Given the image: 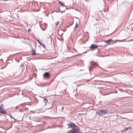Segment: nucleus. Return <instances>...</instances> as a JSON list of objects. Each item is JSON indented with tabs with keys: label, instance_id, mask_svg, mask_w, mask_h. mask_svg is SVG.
Here are the masks:
<instances>
[{
	"label": "nucleus",
	"instance_id": "nucleus-6",
	"mask_svg": "<svg viewBox=\"0 0 133 133\" xmlns=\"http://www.w3.org/2000/svg\"><path fill=\"white\" fill-rule=\"evenodd\" d=\"M112 41V39H110L107 41H105L104 42L105 43H108L109 44H110V43Z\"/></svg>",
	"mask_w": 133,
	"mask_h": 133
},
{
	"label": "nucleus",
	"instance_id": "nucleus-14",
	"mask_svg": "<svg viewBox=\"0 0 133 133\" xmlns=\"http://www.w3.org/2000/svg\"><path fill=\"white\" fill-rule=\"evenodd\" d=\"M37 41L40 44L41 43V42H40V41H39L38 39H37Z\"/></svg>",
	"mask_w": 133,
	"mask_h": 133
},
{
	"label": "nucleus",
	"instance_id": "nucleus-16",
	"mask_svg": "<svg viewBox=\"0 0 133 133\" xmlns=\"http://www.w3.org/2000/svg\"><path fill=\"white\" fill-rule=\"evenodd\" d=\"M128 128V129H132V128L131 127H128V128Z\"/></svg>",
	"mask_w": 133,
	"mask_h": 133
},
{
	"label": "nucleus",
	"instance_id": "nucleus-20",
	"mask_svg": "<svg viewBox=\"0 0 133 133\" xmlns=\"http://www.w3.org/2000/svg\"><path fill=\"white\" fill-rule=\"evenodd\" d=\"M11 118H12V117H11Z\"/></svg>",
	"mask_w": 133,
	"mask_h": 133
},
{
	"label": "nucleus",
	"instance_id": "nucleus-5",
	"mask_svg": "<svg viewBox=\"0 0 133 133\" xmlns=\"http://www.w3.org/2000/svg\"><path fill=\"white\" fill-rule=\"evenodd\" d=\"M49 75L48 72H46L44 74V76L45 77H48L49 76Z\"/></svg>",
	"mask_w": 133,
	"mask_h": 133
},
{
	"label": "nucleus",
	"instance_id": "nucleus-10",
	"mask_svg": "<svg viewBox=\"0 0 133 133\" xmlns=\"http://www.w3.org/2000/svg\"><path fill=\"white\" fill-rule=\"evenodd\" d=\"M32 52L33 53V54H32V55H36V52H35V51H34L32 50Z\"/></svg>",
	"mask_w": 133,
	"mask_h": 133
},
{
	"label": "nucleus",
	"instance_id": "nucleus-4",
	"mask_svg": "<svg viewBox=\"0 0 133 133\" xmlns=\"http://www.w3.org/2000/svg\"><path fill=\"white\" fill-rule=\"evenodd\" d=\"M69 128H71L72 127H75V125L73 123H70V124L68 125Z\"/></svg>",
	"mask_w": 133,
	"mask_h": 133
},
{
	"label": "nucleus",
	"instance_id": "nucleus-15",
	"mask_svg": "<svg viewBox=\"0 0 133 133\" xmlns=\"http://www.w3.org/2000/svg\"><path fill=\"white\" fill-rule=\"evenodd\" d=\"M128 130V128H125V129H124L123 130V131H127V130Z\"/></svg>",
	"mask_w": 133,
	"mask_h": 133
},
{
	"label": "nucleus",
	"instance_id": "nucleus-3",
	"mask_svg": "<svg viewBox=\"0 0 133 133\" xmlns=\"http://www.w3.org/2000/svg\"><path fill=\"white\" fill-rule=\"evenodd\" d=\"M90 48H92V49H96L98 48V46L97 45H95V44H92L90 47Z\"/></svg>",
	"mask_w": 133,
	"mask_h": 133
},
{
	"label": "nucleus",
	"instance_id": "nucleus-12",
	"mask_svg": "<svg viewBox=\"0 0 133 133\" xmlns=\"http://www.w3.org/2000/svg\"><path fill=\"white\" fill-rule=\"evenodd\" d=\"M60 4L62 6H64V4H63V3L61 2H60Z\"/></svg>",
	"mask_w": 133,
	"mask_h": 133
},
{
	"label": "nucleus",
	"instance_id": "nucleus-11",
	"mask_svg": "<svg viewBox=\"0 0 133 133\" xmlns=\"http://www.w3.org/2000/svg\"><path fill=\"white\" fill-rule=\"evenodd\" d=\"M59 23V22L58 21H57L55 23V24L56 25H57Z\"/></svg>",
	"mask_w": 133,
	"mask_h": 133
},
{
	"label": "nucleus",
	"instance_id": "nucleus-13",
	"mask_svg": "<svg viewBox=\"0 0 133 133\" xmlns=\"http://www.w3.org/2000/svg\"><path fill=\"white\" fill-rule=\"evenodd\" d=\"M40 44L44 47V45H45L42 43L41 42V43H40Z\"/></svg>",
	"mask_w": 133,
	"mask_h": 133
},
{
	"label": "nucleus",
	"instance_id": "nucleus-18",
	"mask_svg": "<svg viewBox=\"0 0 133 133\" xmlns=\"http://www.w3.org/2000/svg\"><path fill=\"white\" fill-rule=\"evenodd\" d=\"M30 30H31L30 29H29L28 30V32L30 31Z\"/></svg>",
	"mask_w": 133,
	"mask_h": 133
},
{
	"label": "nucleus",
	"instance_id": "nucleus-8",
	"mask_svg": "<svg viewBox=\"0 0 133 133\" xmlns=\"http://www.w3.org/2000/svg\"><path fill=\"white\" fill-rule=\"evenodd\" d=\"M73 133H81V132L77 131H74Z\"/></svg>",
	"mask_w": 133,
	"mask_h": 133
},
{
	"label": "nucleus",
	"instance_id": "nucleus-19",
	"mask_svg": "<svg viewBox=\"0 0 133 133\" xmlns=\"http://www.w3.org/2000/svg\"><path fill=\"white\" fill-rule=\"evenodd\" d=\"M50 108H48V109H49Z\"/></svg>",
	"mask_w": 133,
	"mask_h": 133
},
{
	"label": "nucleus",
	"instance_id": "nucleus-9",
	"mask_svg": "<svg viewBox=\"0 0 133 133\" xmlns=\"http://www.w3.org/2000/svg\"><path fill=\"white\" fill-rule=\"evenodd\" d=\"M73 130H70L68 131V133H73Z\"/></svg>",
	"mask_w": 133,
	"mask_h": 133
},
{
	"label": "nucleus",
	"instance_id": "nucleus-2",
	"mask_svg": "<svg viewBox=\"0 0 133 133\" xmlns=\"http://www.w3.org/2000/svg\"><path fill=\"white\" fill-rule=\"evenodd\" d=\"M0 112L2 114H4L6 113L5 111L3 110V105L2 104L0 107Z\"/></svg>",
	"mask_w": 133,
	"mask_h": 133
},
{
	"label": "nucleus",
	"instance_id": "nucleus-17",
	"mask_svg": "<svg viewBox=\"0 0 133 133\" xmlns=\"http://www.w3.org/2000/svg\"><path fill=\"white\" fill-rule=\"evenodd\" d=\"M78 25H77V23H76V27H77V26H78Z\"/></svg>",
	"mask_w": 133,
	"mask_h": 133
},
{
	"label": "nucleus",
	"instance_id": "nucleus-1",
	"mask_svg": "<svg viewBox=\"0 0 133 133\" xmlns=\"http://www.w3.org/2000/svg\"><path fill=\"white\" fill-rule=\"evenodd\" d=\"M109 112L107 110H99L96 112V113L97 115L101 116Z\"/></svg>",
	"mask_w": 133,
	"mask_h": 133
},
{
	"label": "nucleus",
	"instance_id": "nucleus-7",
	"mask_svg": "<svg viewBox=\"0 0 133 133\" xmlns=\"http://www.w3.org/2000/svg\"><path fill=\"white\" fill-rule=\"evenodd\" d=\"M48 101L47 99L46 98H44L43 101V103H45V105L46 104V103H47Z\"/></svg>",
	"mask_w": 133,
	"mask_h": 133
}]
</instances>
